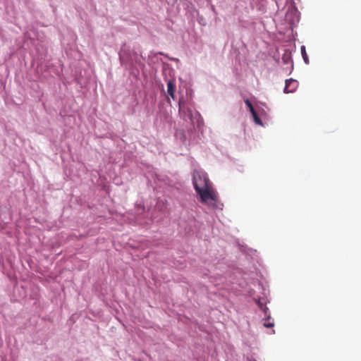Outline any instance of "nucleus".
Here are the masks:
<instances>
[{"mask_svg":"<svg viewBox=\"0 0 361 361\" xmlns=\"http://www.w3.org/2000/svg\"><path fill=\"white\" fill-rule=\"evenodd\" d=\"M200 195L202 202L215 207L217 197L211 186L197 192Z\"/></svg>","mask_w":361,"mask_h":361,"instance_id":"1","label":"nucleus"},{"mask_svg":"<svg viewBox=\"0 0 361 361\" xmlns=\"http://www.w3.org/2000/svg\"><path fill=\"white\" fill-rule=\"evenodd\" d=\"M193 184L196 192L210 187L209 179L204 175L200 173L194 174Z\"/></svg>","mask_w":361,"mask_h":361,"instance_id":"2","label":"nucleus"},{"mask_svg":"<svg viewBox=\"0 0 361 361\" xmlns=\"http://www.w3.org/2000/svg\"><path fill=\"white\" fill-rule=\"evenodd\" d=\"M298 87V82L293 79H288L286 80V85L284 92L286 93H291L295 92Z\"/></svg>","mask_w":361,"mask_h":361,"instance_id":"3","label":"nucleus"},{"mask_svg":"<svg viewBox=\"0 0 361 361\" xmlns=\"http://www.w3.org/2000/svg\"><path fill=\"white\" fill-rule=\"evenodd\" d=\"M175 88L176 85L173 82L172 80H169L167 82V92L173 100L176 99L174 94Z\"/></svg>","mask_w":361,"mask_h":361,"instance_id":"4","label":"nucleus"},{"mask_svg":"<svg viewBox=\"0 0 361 361\" xmlns=\"http://www.w3.org/2000/svg\"><path fill=\"white\" fill-rule=\"evenodd\" d=\"M301 53H302V58H303L305 62L306 63H309V59H308L307 54L306 51H305V46H302L301 47Z\"/></svg>","mask_w":361,"mask_h":361,"instance_id":"5","label":"nucleus"},{"mask_svg":"<svg viewBox=\"0 0 361 361\" xmlns=\"http://www.w3.org/2000/svg\"><path fill=\"white\" fill-rule=\"evenodd\" d=\"M245 103L247 105V106L248 107L251 114H254L255 110L252 103L250 102V100L248 99H245Z\"/></svg>","mask_w":361,"mask_h":361,"instance_id":"6","label":"nucleus"},{"mask_svg":"<svg viewBox=\"0 0 361 361\" xmlns=\"http://www.w3.org/2000/svg\"><path fill=\"white\" fill-rule=\"evenodd\" d=\"M253 118H254V120H255V122L257 123V124H259V125H262V121L261 119L259 118L256 111H255L254 114H252Z\"/></svg>","mask_w":361,"mask_h":361,"instance_id":"7","label":"nucleus"},{"mask_svg":"<svg viewBox=\"0 0 361 361\" xmlns=\"http://www.w3.org/2000/svg\"><path fill=\"white\" fill-rule=\"evenodd\" d=\"M264 326L266 327V328H271V327H273L274 326V322H266L264 323Z\"/></svg>","mask_w":361,"mask_h":361,"instance_id":"8","label":"nucleus"},{"mask_svg":"<svg viewBox=\"0 0 361 361\" xmlns=\"http://www.w3.org/2000/svg\"><path fill=\"white\" fill-rule=\"evenodd\" d=\"M179 109H180V111H181V109H182V106H181V103L180 102H179Z\"/></svg>","mask_w":361,"mask_h":361,"instance_id":"9","label":"nucleus"},{"mask_svg":"<svg viewBox=\"0 0 361 361\" xmlns=\"http://www.w3.org/2000/svg\"><path fill=\"white\" fill-rule=\"evenodd\" d=\"M188 116H189L190 118H191V116H192V114H191V112H190H190H189V114H188Z\"/></svg>","mask_w":361,"mask_h":361,"instance_id":"10","label":"nucleus"}]
</instances>
